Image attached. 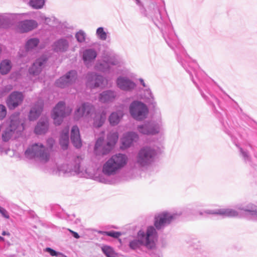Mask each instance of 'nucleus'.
<instances>
[{"instance_id":"de8ad7c7","label":"nucleus","mask_w":257,"mask_h":257,"mask_svg":"<svg viewBox=\"0 0 257 257\" xmlns=\"http://www.w3.org/2000/svg\"><path fill=\"white\" fill-rule=\"evenodd\" d=\"M18 128H20V130H23L24 129V126L23 125V124L22 123L21 126H19V125L17 124V129Z\"/></svg>"},{"instance_id":"7c9ffc66","label":"nucleus","mask_w":257,"mask_h":257,"mask_svg":"<svg viewBox=\"0 0 257 257\" xmlns=\"http://www.w3.org/2000/svg\"><path fill=\"white\" fill-rule=\"evenodd\" d=\"M101 249L103 252L107 257H118L117 254L109 246H104Z\"/></svg>"},{"instance_id":"393cba45","label":"nucleus","mask_w":257,"mask_h":257,"mask_svg":"<svg viewBox=\"0 0 257 257\" xmlns=\"http://www.w3.org/2000/svg\"><path fill=\"white\" fill-rule=\"evenodd\" d=\"M122 115V112L120 111L112 112L109 117V121L111 125H115L118 124Z\"/></svg>"},{"instance_id":"dca6fc26","label":"nucleus","mask_w":257,"mask_h":257,"mask_svg":"<svg viewBox=\"0 0 257 257\" xmlns=\"http://www.w3.org/2000/svg\"><path fill=\"white\" fill-rule=\"evenodd\" d=\"M140 133L144 135H155L159 133L158 127L150 123L145 124L138 127Z\"/></svg>"},{"instance_id":"7ed1b4c3","label":"nucleus","mask_w":257,"mask_h":257,"mask_svg":"<svg viewBox=\"0 0 257 257\" xmlns=\"http://www.w3.org/2000/svg\"><path fill=\"white\" fill-rule=\"evenodd\" d=\"M72 109L67 106L63 101L59 102L53 108L51 113V117L55 125H60L63 121L64 118L69 116L72 112Z\"/></svg>"},{"instance_id":"b1692460","label":"nucleus","mask_w":257,"mask_h":257,"mask_svg":"<svg viewBox=\"0 0 257 257\" xmlns=\"http://www.w3.org/2000/svg\"><path fill=\"white\" fill-rule=\"evenodd\" d=\"M68 44L65 40H59L54 45V50L56 52H63L67 50Z\"/></svg>"},{"instance_id":"a211bd4d","label":"nucleus","mask_w":257,"mask_h":257,"mask_svg":"<svg viewBox=\"0 0 257 257\" xmlns=\"http://www.w3.org/2000/svg\"><path fill=\"white\" fill-rule=\"evenodd\" d=\"M117 84L121 89L126 91L134 89L135 87L134 83L123 77H120L117 79Z\"/></svg>"},{"instance_id":"6ab92c4d","label":"nucleus","mask_w":257,"mask_h":257,"mask_svg":"<svg viewBox=\"0 0 257 257\" xmlns=\"http://www.w3.org/2000/svg\"><path fill=\"white\" fill-rule=\"evenodd\" d=\"M49 127V121L47 118L41 119L38 122L35 128V133L37 135H42L46 133Z\"/></svg>"},{"instance_id":"3c124183","label":"nucleus","mask_w":257,"mask_h":257,"mask_svg":"<svg viewBox=\"0 0 257 257\" xmlns=\"http://www.w3.org/2000/svg\"><path fill=\"white\" fill-rule=\"evenodd\" d=\"M111 64L112 65H116L117 64V61H115L114 62H112Z\"/></svg>"},{"instance_id":"c03bdc74","label":"nucleus","mask_w":257,"mask_h":257,"mask_svg":"<svg viewBox=\"0 0 257 257\" xmlns=\"http://www.w3.org/2000/svg\"><path fill=\"white\" fill-rule=\"evenodd\" d=\"M12 89V86L11 85H8L6 87L5 89V92H8Z\"/></svg>"},{"instance_id":"603ef678","label":"nucleus","mask_w":257,"mask_h":257,"mask_svg":"<svg viewBox=\"0 0 257 257\" xmlns=\"http://www.w3.org/2000/svg\"><path fill=\"white\" fill-rule=\"evenodd\" d=\"M2 234L3 235H5L6 234H8V233H7L6 231H3V233H2Z\"/></svg>"},{"instance_id":"09e8293b","label":"nucleus","mask_w":257,"mask_h":257,"mask_svg":"<svg viewBox=\"0 0 257 257\" xmlns=\"http://www.w3.org/2000/svg\"><path fill=\"white\" fill-rule=\"evenodd\" d=\"M140 82H141V84H142V85H143L144 87H146V84H145V82H144V80H143V79H142V78H140Z\"/></svg>"},{"instance_id":"58836bf2","label":"nucleus","mask_w":257,"mask_h":257,"mask_svg":"<svg viewBox=\"0 0 257 257\" xmlns=\"http://www.w3.org/2000/svg\"><path fill=\"white\" fill-rule=\"evenodd\" d=\"M121 235V233L120 232H117L114 231H108L107 233V236H111L115 238H118Z\"/></svg>"},{"instance_id":"e433bc0d","label":"nucleus","mask_w":257,"mask_h":257,"mask_svg":"<svg viewBox=\"0 0 257 257\" xmlns=\"http://www.w3.org/2000/svg\"><path fill=\"white\" fill-rule=\"evenodd\" d=\"M7 115V109L6 107L0 104V120L4 119Z\"/></svg>"},{"instance_id":"a19ab883","label":"nucleus","mask_w":257,"mask_h":257,"mask_svg":"<svg viewBox=\"0 0 257 257\" xmlns=\"http://www.w3.org/2000/svg\"><path fill=\"white\" fill-rule=\"evenodd\" d=\"M246 212H249L251 213V215H257V207L254 206L253 207H251V209H246L245 210Z\"/></svg>"},{"instance_id":"37998d69","label":"nucleus","mask_w":257,"mask_h":257,"mask_svg":"<svg viewBox=\"0 0 257 257\" xmlns=\"http://www.w3.org/2000/svg\"><path fill=\"white\" fill-rule=\"evenodd\" d=\"M68 230H69V231L70 232H71V233L72 234L73 236L75 238L78 239V238H79L80 237V236L79 235V234H78L77 232H75V231H74L72 230H71V229H68Z\"/></svg>"},{"instance_id":"aec40b11","label":"nucleus","mask_w":257,"mask_h":257,"mask_svg":"<svg viewBox=\"0 0 257 257\" xmlns=\"http://www.w3.org/2000/svg\"><path fill=\"white\" fill-rule=\"evenodd\" d=\"M138 135L135 133L126 134L121 140L122 149H126L131 146L134 141L138 139Z\"/></svg>"},{"instance_id":"ddd939ff","label":"nucleus","mask_w":257,"mask_h":257,"mask_svg":"<svg viewBox=\"0 0 257 257\" xmlns=\"http://www.w3.org/2000/svg\"><path fill=\"white\" fill-rule=\"evenodd\" d=\"M70 138L72 144L76 148H79L82 146L79 129L76 125L73 126L71 129Z\"/></svg>"},{"instance_id":"a878e982","label":"nucleus","mask_w":257,"mask_h":257,"mask_svg":"<svg viewBox=\"0 0 257 257\" xmlns=\"http://www.w3.org/2000/svg\"><path fill=\"white\" fill-rule=\"evenodd\" d=\"M96 52L92 49H88L83 52V58L85 63L89 62L94 60L96 57Z\"/></svg>"},{"instance_id":"423d86ee","label":"nucleus","mask_w":257,"mask_h":257,"mask_svg":"<svg viewBox=\"0 0 257 257\" xmlns=\"http://www.w3.org/2000/svg\"><path fill=\"white\" fill-rule=\"evenodd\" d=\"M77 78V74L75 71H70L65 75L60 77L55 82L57 87H65L74 83Z\"/></svg>"},{"instance_id":"412c9836","label":"nucleus","mask_w":257,"mask_h":257,"mask_svg":"<svg viewBox=\"0 0 257 257\" xmlns=\"http://www.w3.org/2000/svg\"><path fill=\"white\" fill-rule=\"evenodd\" d=\"M60 144L62 149H67L69 144L68 127H66L64 130H63L60 134Z\"/></svg>"},{"instance_id":"4468645a","label":"nucleus","mask_w":257,"mask_h":257,"mask_svg":"<svg viewBox=\"0 0 257 257\" xmlns=\"http://www.w3.org/2000/svg\"><path fill=\"white\" fill-rule=\"evenodd\" d=\"M87 85L90 87H96L101 86L104 81V79L101 76L94 74H88L87 76Z\"/></svg>"},{"instance_id":"2eb2a0df","label":"nucleus","mask_w":257,"mask_h":257,"mask_svg":"<svg viewBox=\"0 0 257 257\" xmlns=\"http://www.w3.org/2000/svg\"><path fill=\"white\" fill-rule=\"evenodd\" d=\"M38 27V23L34 20H25L21 22L19 28L22 32H27L33 30Z\"/></svg>"},{"instance_id":"39448f33","label":"nucleus","mask_w":257,"mask_h":257,"mask_svg":"<svg viewBox=\"0 0 257 257\" xmlns=\"http://www.w3.org/2000/svg\"><path fill=\"white\" fill-rule=\"evenodd\" d=\"M104 137H101L96 140L94 148V153L96 156H102L108 154L112 148L108 145V143H104Z\"/></svg>"},{"instance_id":"864d4df0","label":"nucleus","mask_w":257,"mask_h":257,"mask_svg":"<svg viewBox=\"0 0 257 257\" xmlns=\"http://www.w3.org/2000/svg\"><path fill=\"white\" fill-rule=\"evenodd\" d=\"M4 240V238L0 236V240Z\"/></svg>"},{"instance_id":"8fccbe9b","label":"nucleus","mask_w":257,"mask_h":257,"mask_svg":"<svg viewBox=\"0 0 257 257\" xmlns=\"http://www.w3.org/2000/svg\"><path fill=\"white\" fill-rule=\"evenodd\" d=\"M59 255H61L62 257H67L65 255L63 254V253H61V254H59Z\"/></svg>"},{"instance_id":"f8f14e48","label":"nucleus","mask_w":257,"mask_h":257,"mask_svg":"<svg viewBox=\"0 0 257 257\" xmlns=\"http://www.w3.org/2000/svg\"><path fill=\"white\" fill-rule=\"evenodd\" d=\"M118 171V169L115 167L110 159L106 161L103 165L102 172L104 174L107 176L115 175Z\"/></svg>"},{"instance_id":"6e6552de","label":"nucleus","mask_w":257,"mask_h":257,"mask_svg":"<svg viewBox=\"0 0 257 257\" xmlns=\"http://www.w3.org/2000/svg\"><path fill=\"white\" fill-rule=\"evenodd\" d=\"M174 219V216L169 213L164 212L155 216L154 225L160 229L166 224H169Z\"/></svg>"},{"instance_id":"c756f323","label":"nucleus","mask_w":257,"mask_h":257,"mask_svg":"<svg viewBox=\"0 0 257 257\" xmlns=\"http://www.w3.org/2000/svg\"><path fill=\"white\" fill-rule=\"evenodd\" d=\"M118 134L117 133H110L107 136L108 145L112 148L114 146L118 140Z\"/></svg>"},{"instance_id":"49530a36","label":"nucleus","mask_w":257,"mask_h":257,"mask_svg":"<svg viewBox=\"0 0 257 257\" xmlns=\"http://www.w3.org/2000/svg\"><path fill=\"white\" fill-rule=\"evenodd\" d=\"M108 231H98V233L102 235H106Z\"/></svg>"},{"instance_id":"f3484780","label":"nucleus","mask_w":257,"mask_h":257,"mask_svg":"<svg viewBox=\"0 0 257 257\" xmlns=\"http://www.w3.org/2000/svg\"><path fill=\"white\" fill-rule=\"evenodd\" d=\"M46 60L44 58L38 59L35 63H33L32 67L29 69L30 74L34 75H38L41 71L43 66L45 63Z\"/></svg>"},{"instance_id":"0eeeda50","label":"nucleus","mask_w":257,"mask_h":257,"mask_svg":"<svg viewBox=\"0 0 257 257\" xmlns=\"http://www.w3.org/2000/svg\"><path fill=\"white\" fill-rule=\"evenodd\" d=\"M155 151L150 148L142 149L139 152L137 161L142 166L149 163L155 156Z\"/></svg>"},{"instance_id":"9d476101","label":"nucleus","mask_w":257,"mask_h":257,"mask_svg":"<svg viewBox=\"0 0 257 257\" xmlns=\"http://www.w3.org/2000/svg\"><path fill=\"white\" fill-rule=\"evenodd\" d=\"M109 159L119 171L126 165L128 161L126 156L122 154L113 155Z\"/></svg>"},{"instance_id":"4c0bfd02","label":"nucleus","mask_w":257,"mask_h":257,"mask_svg":"<svg viewBox=\"0 0 257 257\" xmlns=\"http://www.w3.org/2000/svg\"><path fill=\"white\" fill-rule=\"evenodd\" d=\"M44 250L45 251L49 253L50 254L53 256H57L59 255V254H61V252H57L55 250H54L53 249H52L50 247H47Z\"/></svg>"},{"instance_id":"bb28decb","label":"nucleus","mask_w":257,"mask_h":257,"mask_svg":"<svg viewBox=\"0 0 257 257\" xmlns=\"http://www.w3.org/2000/svg\"><path fill=\"white\" fill-rule=\"evenodd\" d=\"M12 65L10 61L5 60L0 64V72L2 74H7L11 69Z\"/></svg>"},{"instance_id":"c9c22d12","label":"nucleus","mask_w":257,"mask_h":257,"mask_svg":"<svg viewBox=\"0 0 257 257\" xmlns=\"http://www.w3.org/2000/svg\"><path fill=\"white\" fill-rule=\"evenodd\" d=\"M75 37L79 42H83L85 41V34L82 31L77 33Z\"/></svg>"},{"instance_id":"f257e3e1","label":"nucleus","mask_w":257,"mask_h":257,"mask_svg":"<svg viewBox=\"0 0 257 257\" xmlns=\"http://www.w3.org/2000/svg\"><path fill=\"white\" fill-rule=\"evenodd\" d=\"M140 240H135L130 243V246L132 249H136L143 244L148 248H153L155 245V242L157 239V232L153 226H149L146 233L140 230L138 233Z\"/></svg>"},{"instance_id":"4be33fe9","label":"nucleus","mask_w":257,"mask_h":257,"mask_svg":"<svg viewBox=\"0 0 257 257\" xmlns=\"http://www.w3.org/2000/svg\"><path fill=\"white\" fill-rule=\"evenodd\" d=\"M115 96V95L113 92L111 91H106L100 94L99 99L101 102H107L113 100Z\"/></svg>"},{"instance_id":"a18cd8bd","label":"nucleus","mask_w":257,"mask_h":257,"mask_svg":"<svg viewBox=\"0 0 257 257\" xmlns=\"http://www.w3.org/2000/svg\"><path fill=\"white\" fill-rule=\"evenodd\" d=\"M97 68L101 71L104 70V68L102 66V64H100L99 65H97Z\"/></svg>"},{"instance_id":"ea45409f","label":"nucleus","mask_w":257,"mask_h":257,"mask_svg":"<svg viewBox=\"0 0 257 257\" xmlns=\"http://www.w3.org/2000/svg\"><path fill=\"white\" fill-rule=\"evenodd\" d=\"M17 106L19 105V103H21L24 98V96L22 93H18L17 92Z\"/></svg>"},{"instance_id":"cd10ccee","label":"nucleus","mask_w":257,"mask_h":257,"mask_svg":"<svg viewBox=\"0 0 257 257\" xmlns=\"http://www.w3.org/2000/svg\"><path fill=\"white\" fill-rule=\"evenodd\" d=\"M7 104L10 109H15L16 107V92H12L7 100Z\"/></svg>"},{"instance_id":"f03ea898","label":"nucleus","mask_w":257,"mask_h":257,"mask_svg":"<svg viewBox=\"0 0 257 257\" xmlns=\"http://www.w3.org/2000/svg\"><path fill=\"white\" fill-rule=\"evenodd\" d=\"M54 144V141L53 139H49L48 140L47 145L49 149L45 148L42 144H34L26 151L25 154L29 158H37L42 162H47L50 158L49 150L52 149Z\"/></svg>"},{"instance_id":"72a5a7b5","label":"nucleus","mask_w":257,"mask_h":257,"mask_svg":"<svg viewBox=\"0 0 257 257\" xmlns=\"http://www.w3.org/2000/svg\"><path fill=\"white\" fill-rule=\"evenodd\" d=\"M44 0H31L29 2L30 5L36 9H41L44 5Z\"/></svg>"},{"instance_id":"20e7f679","label":"nucleus","mask_w":257,"mask_h":257,"mask_svg":"<svg viewBox=\"0 0 257 257\" xmlns=\"http://www.w3.org/2000/svg\"><path fill=\"white\" fill-rule=\"evenodd\" d=\"M132 116L137 120L144 119L147 114L148 109L146 106L140 102H134L130 108Z\"/></svg>"},{"instance_id":"1a4fd4ad","label":"nucleus","mask_w":257,"mask_h":257,"mask_svg":"<svg viewBox=\"0 0 257 257\" xmlns=\"http://www.w3.org/2000/svg\"><path fill=\"white\" fill-rule=\"evenodd\" d=\"M94 111L93 105L89 103H83L78 107L74 113L75 117L77 119L82 116H88L92 115Z\"/></svg>"},{"instance_id":"c85d7f7f","label":"nucleus","mask_w":257,"mask_h":257,"mask_svg":"<svg viewBox=\"0 0 257 257\" xmlns=\"http://www.w3.org/2000/svg\"><path fill=\"white\" fill-rule=\"evenodd\" d=\"M213 214L223 215L228 217H234L238 215L236 211L230 209L219 210L217 212L213 213Z\"/></svg>"},{"instance_id":"9b49d317","label":"nucleus","mask_w":257,"mask_h":257,"mask_svg":"<svg viewBox=\"0 0 257 257\" xmlns=\"http://www.w3.org/2000/svg\"><path fill=\"white\" fill-rule=\"evenodd\" d=\"M43 108V102L40 100L31 108L29 114V120L33 121L37 119L42 113Z\"/></svg>"},{"instance_id":"79ce46f5","label":"nucleus","mask_w":257,"mask_h":257,"mask_svg":"<svg viewBox=\"0 0 257 257\" xmlns=\"http://www.w3.org/2000/svg\"><path fill=\"white\" fill-rule=\"evenodd\" d=\"M0 212L5 217L7 218L9 217L7 211L6 210V209L1 207H0Z\"/></svg>"},{"instance_id":"5701e85b","label":"nucleus","mask_w":257,"mask_h":257,"mask_svg":"<svg viewBox=\"0 0 257 257\" xmlns=\"http://www.w3.org/2000/svg\"><path fill=\"white\" fill-rule=\"evenodd\" d=\"M106 119V113L102 112L95 115L93 120V125L96 127H99L102 125Z\"/></svg>"},{"instance_id":"473e14b6","label":"nucleus","mask_w":257,"mask_h":257,"mask_svg":"<svg viewBox=\"0 0 257 257\" xmlns=\"http://www.w3.org/2000/svg\"><path fill=\"white\" fill-rule=\"evenodd\" d=\"M39 43V40L37 38H32L29 40L26 45V48L27 50H31L37 46Z\"/></svg>"},{"instance_id":"2f4dec72","label":"nucleus","mask_w":257,"mask_h":257,"mask_svg":"<svg viewBox=\"0 0 257 257\" xmlns=\"http://www.w3.org/2000/svg\"><path fill=\"white\" fill-rule=\"evenodd\" d=\"M13 123L11 122L10 127V128L8 131H6L3 134V139L4 141H8L12 137V135L14 134V131H15L16 128H15V126H13Z\"/></svg>"},{"instance_id":"f704fd0d","label":"nucleus","mask_w":257,"mask_h":257,"mask_svg":"<svg viewBox=\"0 0 257 257\" xmlns=\"http://www.w3.org/2000/svg\"><path fill=\"white\" fill-rule=\"evenodd\" d=\"M96 34L100 39L105 40L106 39L107 35L103 28H98L97 29Z\"/></svg>"}]
</instances>
